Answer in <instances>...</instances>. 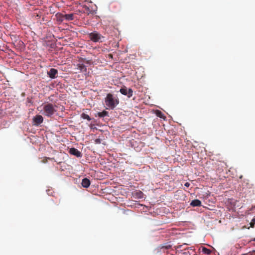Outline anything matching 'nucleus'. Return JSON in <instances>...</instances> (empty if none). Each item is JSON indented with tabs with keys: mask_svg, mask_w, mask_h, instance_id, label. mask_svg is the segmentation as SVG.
I'll return each mask as SVG.
<instances>
[{
	"mask_svg": "<svg viewBox=\"0 0 255 255\" xmlns=\"http://www.w3.org/2000/svg\"><path fill=\"white\" fill-rule=\"evenodd\" d=\"M252 241H255V238L253 239Z\"/></svg>",
	"mask_w": 255,
	"mask_h": 255,
	"instance_id": "5701e85b",
	"label": "nucleus"
},
{
	"mask_svg": "<svg viewBox=\"0 0 255 255\" xmlns=\"http://www.w3.org/2000/svg\"><path fill=\"white\" fill-rule=\"evenodd\" d=\"M81 117L82 118H83V119H86L88 121H90L91 120V118L89 117V115H88L87 114H85V113H82L81 115Z\"/></svg>",
	"mask_w": 255,
	"mask_h": 255,
	"instance_id": "4468645a",
	"label": "nucleus"
},
{
	"mask_svg": "<svg viewBox=\"0 0 255 255\" xmlns=\"http://www.w3.org/2000/svg\"><path fill=\"white\" fill-rule=\"evenodd\" d=\"M47 159H50V158H45L43 159V162L44 163L46 162L47 161Z\"/></svg>",
	"mask_w": 255,
	"mask_h": 255,
	"instance_id": "4be33fe9",
	"label": "nucleus"
},
{
	"mask_svg": "<svg viewBox=\"0 0 255 255\" xmlns=\"http://www.w3.org/2000/svg\"><path fill=\"white\" fill-rule=\"evenodd\" d=\"M33 125L36 126H38L43 122V118L41 115H36L34 117L33 119Z\"/></svg>",
	"mask_w": 255,
	"mask_h": 255,
	"instance_id": "39448f33",
	"label": "nucleus"
},
{
	"mask_svg": "<svg viewBox=\"0 0 255 255\" xmlns=\"http://www.w3.org/2000/svg\"><path fill=\"white\" fill-rule=\"evenodd\" d=\"M91 182L90 180L87 178H84L82 181L81 184L82 186L84 188H88L90 185Z\"/></svg>",
	"mask_w": 255,
	"mask_h": 255,
	"instance_id": "9d476101",
	"label": "nucleus"
},
{
	"mask_svg": "<svg viewBox=\"0 0 255 255\" xmlns=\"http://www.w3.org/2000/svg\"><path fill=\"white\" fill-rule=\"evenodd\" d=\"M95 142L96 144H100L101 143V139L100 138H97L95 140Z\"/></svg>",
	"mask_w": 255,
	"mask_h": 255,
	"instance_id": "a211bd4d",
	"label": "nucleus"
},
{
	"mask_svg": "<svg viewBox=\"0 0 255 255\" xmlns=\"http://www.w3.org/2000/svg\"><path fill=\"white\" fill-rule=\"evenodd\" d=\"M69 153L71 154L76 156L77 157H82V155L81 152L79 151L77 149L74 147L71 148L69 150Z\"/></svg>",
	"mask_w": 255,
	"mask_h": 255,
	"instance_id": "0eeeda50",
	"label": "nucleus"
},
{
	"mask_svg": "<svg viewBox=\"0 0 255 255\" xmlns=\"http://www.w3.org/2000/svg\"><path fill=\"white\" fill-rule=\"evenodd\" d=\"M89 37L94 42H102L105 38L97 31H93L89 33Z\"/></svg>",
	"mask_w": 255,
	"mask_h": 255,
	"instance_id": "7ed1b4c3",
	"label": "nucleus"
},
{
	"mask_svg": "<svg viewBox=\"0 0 255 255\" xmlns=\"http://www.w3.org/2000/svg\"><path fill=\"white\" fill-rule=\"evenodd\" d=\"M97 115L100 118H103L108 116V112L106 111H103L102 112L98 113Z\"/></svg>",
	"mask_w": 255,
	"mask_h": 255,
	"instance_id": "f8f14e48",
	"label": "nucleus"
},
{
	"mask_svg": "<svg viewBox=\"0 0 255 255\" xmlns=\"http://www.w3.org/2000/svg\"><path fill=\"white\" fill-rule=\"evenodd\" d=\"M105 104L108 109H114L119 104V100L114 97L113 94L109 93L105 98Z\"/></svg>",
	"mask_w": 255,
	"mask_h": 255,
	"instance_id": "f257e3e1",
	"label": "nucleus"
},
{
	"mask_svg": "<svg viewBox=\"0 0 255 255\" xmlns=\"http://www.w3.org/2000/svg\"><path fill=\"white\" fill-rule=\"evenodd\" d=\"M171 247V246L170 245H167V246H163L162 247V248H165L166 249H170Z\"/></svg>",
	"mask_w": 255,
	"mask_h": 255,
	"instance_id": "6ab92c4d",
	"label": "nucleus"
},
{
	"mask_svg": "<svg viewBox=\"0 0 255 255\" xmlns=\"http://www.w3.org/2000/svg\"><path fill=\"white\" fill-rule=\"evenodd\" d=\"M155 114H156V116L157 117H158L159 118L164 119L165 118V117L164 115V114H163V113L159 110H157L156 111Z\"/></svg>",
	"mask_w": 255,
	"mask_h": 255,
	"instance_id": "ddd939ff",
	"label": "nucleus"
},
{
	"mask_svg": "<svg viewBox=\"0 0 255 255\" xmlns=\"http://www.w3.org/2000/svg\"><path fill=\"white\" fill-rule=\"evenodd\" d=\"M47 74L50 78L54 79L56 77V75L58 74V71L56 69L51 68Z\"/></svg>",
	"mask_w": 255,
	"mask_h": 255,
	"instance_id": "6e6552de",
	"label": "nucleus"
},
{
	"mask_svg": "<svg viewBox=\"0 0 255 255\" xmlns=\"http://www.w3.org/2000/svg\"><path fill=\"white\" fill-rule=\"evenodd\" d=\"M56 106L53 105L51 103H47L43 106V115L47 117H50L56 112Z\"/></svg>",
	"mask_w": 255,
	"mask_h": 255,
	"instance_id": "f03ea898",
	"label": "nucleus"
},
{
	"mask_svg": "<svg viewBox=\"0 0 255 255\" xmlns=\"http://www.w3.org/2000/svg\"><path fill=\"white\" fill-rule=\"evenodd\" d=\"M120 92L122 94L127 96L128 98L131 97L133 95L132 90L130 88L128 89L126 86H124L121 88Z\"/></svg>",
	"mask_w": 255,
	"mask_h": 255,
	"instance_id": "20e7f679",
	"label": "nucleus"
},
{
	"mask_svg": "<svg viewBox=\"0 0 255 255\" xmlns=\"http://www.w3.org/2000/svg\"><path fill=\"white\" fill-rule=\"evenodd\" d=\"M250 223L253 224L255 223V217H254Z\"/></svg>",
	"mask_w": 255,
	"mask_h": 255,
	"instance_id": "aec40b11",
	"label": "nucleus"
},
{
	"mask_svg": "<svg viewBox=\"0 0 255 255\" xmlns=\"http://www.w3.org/2000/svg\"><path fill=\"white\" fill-rule=\"evenodd\" d=\"M59 19L61 21H63L64 20H66L67 21H70L74 19V14L70 13V14H60Z\"/></svg>",
	"mask_w": 255,
	"mask_h": 255,
	"instance_id": "423d86ee",
	"label": "nucleus"
},
{
	"mask_svg": "<svg viewBox=\"0 0 255 255\" xmlns=\"http://www.w3.org/2000/svg\"><path fill=\"white\" fill-rule=\"evenodd\" d=\"M250 226H247L245 225V226L242 227V229H249L250 228H254V225H255V224H250Z\"/></svg>",
	"mask_w": 255,
	"mask_h": 255,
	"instance_id": "f3484780",
	"label": "nucleus"
},
{
	"mask_svg": "<svg viewBox=\"0 0 255 255\" xmlns=\"http://www.w3.org/2000/svg\"><path fill=\"white\" fill-rule=\"evenodd\" d=\"M202 252L206 255H210L212 252L210 249L203 247L202 248Z\"/></svg>",
	"mask_w": 255,
	"mask_h": 255,
	"instance_id": "2eb2a0df",
	"label": "nucleus"
},
{
	"mask_svg": "<svg viewBox=\"0 0 255 255\" xmlns=\"http://www.w3.org/2000/svg\"><path fill=\"white\" fill-rule=\"evenodd\" d=\"M54 97V95H51L50 96H49L47 98V99L49 100V102H51L56 103V101H54V98H53Z\"/></svg>",
	"mask_w": 255,
	"mask_h": 255,
	"instance_id": "dca6fc26",
	"label": "nucleus"
},
{
	"mask_svg": "<svg viewBox=\"0 0 255 255\" xmlns=\"http://www.w3.org/2000/svg\"><path fill=\"white\" fill-rule=\"evenodd\" d=\"M190 183H188V182H186L184 184V186H186V187H189V186H190Z\"/></svg>",
	"mask_w": 255,
	"mask_h": 255,
	"instance_id": "412c9836",
	"label": "nucleus"
},
{
	"mask_svg": "<svg viewBox=\"0 0 255 255\" xmlns=\"http://www.w3.org/2000/svg\"><path fill=\"white\" fill-rule=\"evenodd\" d=\"M77 67L80 72L84 73V74L86 75L88 73L86 66L83 64H78Z\"/></svg>",
	"mask_w": 255,
	"mask_h": 255,
	"instance_id": "1a4fd4ad",
	"label": "nucleus"
},
{
	"mask_svg": "<svg viewBox=\"0 0 255 255\" xmlns=\"http://www.w3.org/2000/svg\"><path fill=\"white\" fill-rule=\"evenodd\" d=\"M190 205L192 207H199L201 206V202L198 199H195L192 201Z\"/></svg>",
	"mask_w": 255,
	"mask_h": 255,
	"instance_id": "9b49d317",
	"label": "nucleus"
}]
</instances>
